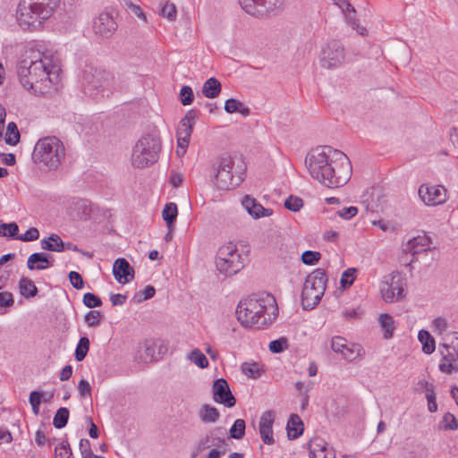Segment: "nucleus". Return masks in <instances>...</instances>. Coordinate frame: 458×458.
Returning a JSON list of instances; mask_svg holds the SVG:
<instances>
[{
    "mask_svg": "<svg viewBox=\"0 0 458 458\" xmlns=\"http://www.w3.org/2000/svg\"><path fill=\"white\" fill-rule=\"evenodd\" d=\"M59 72L57 53L44 44H35L26 49L17 68L20 83L35 96L55 89Z\"/></svg>",
    "mask_w": 458,
    "mask_h": 458,
    "instance_id": "nucleus-1",
    "label": "nucleus"
},
{
    "mask_svg": "<svg viewBox=\"0 0 458 458\" xmlns=\"http://www.w3.org/2000/svg\"><path fill=\"white\" fill-rule=\"evenodd\" d=\"M310 175L324 186L338 188L350 180L352 167L349 157L330 146H319L306 156Z\"/></svg>",
    "mask_w": 458,
    "mask_h": 458,
    "instance_id": "nucleus-2",
    "label": "nucleus"
},
{
    "mask_svg": "<svg viewBox=\"0 0 458 458\" xmlns=\"http://www.w3.org/2000/svg\"><path fill=\"white\" fill-rule=\"evenodd\" d=\"M278 315L275 297L267 293L242 300L236 308L238 321L244 327L261 328L270 325Z\"/></svg>",
    "mask_w": 458,
    "mask_h": 458,
    "instance_id": "nucleus-3",
    "label": "nucleus"
},
{
    "mask_svg": "<svg viewBox=\"0 0 458 458\" xmlns=\"http://www.w3.org/2000/svg\"><path fill=\"white\" fill-rule=\"evenodd\" d=\"M60 0H21L16 10V20L22 30L37 31L54 15Z\"/></svg>",
    "mask_w": 458,
    "mask_h": 458,
    "instance_id": "nucleus-4",
    "label": "nucleus"
},
{
    "mask_svg": "<svg viewBox=\"0 0 458 458\" xmlns=\"http://www.w3.org/2000/svg\"><path fill=\"white\" fill-rule=\"evenodd\" d=\"M65 157V148L61 140L55 136L39 139L33 150L32 158L36 164L50 171L56 170Z\"/></svg>",
    "mask_w": 458,
    "mask_h": 458,
    "instance_id": "nucleus-5",
    "label": "nucleus"
},
{
    "mask_svg": "<svg viewBox=\"0 0 458 458\" xmlns=\"http://www.w3.org/2000/svg\"><path fill=\"white\" fill-rule=\"evenodd\" d=\"M161 150L160 139L152 134L142 136L135 144L131 153V164L136 168H145L156 163Z\"/></svg>",
    "mask_w": 458,
    "mask_h": 458,
    "instance_id": "nucleus-6",
    "label": "nucleus"
},
{
    "mask_svg": "<svg viewBox=\"0 0 458 458\" xmlns=\"http://www.w3.org/2000/svg\"><path fill=\"white\" fill-rule=\"evenodd\" d=\"M327 282L326 272L320 268L306 277L301 291V305L304 310H312L318 304L324 295Z\"/></svg>",
    "mask_w": 458,
    "mask_h": 458,
    "instance_id": "nucleus-7",
    "label": "nucleus"
},
{
    "mask_svg": "<svg viewBox=\"0 0 458 458\" xmlns=\"http://www.w3.org/2000/svg\"><path fill=\"white\" fill-rule=\"evenodd\" d=\"M236 159L228 154L220 156L214 164L215 186L223 191L237 186L241 182V171L234 169Z\"/></svg>",
    "mask_w": 458,
    "mask_h": 458,
    "instance_id": "nucleus-8",
    "label": "nucleus"
},
{
    "mask_svg": "<svg viewBox=\"0 0 458 458\" xmlns=\"http://www.w3.org/2000/svg\"><path fill=\"white\" fill-rule=\"evenodd\" d=\"M216 267L226 276H233L243 268V260L235 244L228 242L218 249Z\"/></svg>",
    "mask_w": 458,
    "mask_h": 458,
    "instance_id": "nucleus-9",
    "label": "nucleus"
},
{
    "mask_svg": "<svg viewBox=\"0 0 458 458\" xmlns=\"http://www.w3.org/2000/svg\"><path fill=\"white\" fill-rule=\"evenodd\" d=\"M83 83L87 91H109L114 87V77L103 68L89 66L83 72Z\"/></svg>",
    "mask_w": 458,
    "mask_h": 458,
    "instance_id": "nucleus-10",
    "label": "nucleus"
},
{
    "mask_svg": "<svg viewBox=\"0 0 458 458\" xmlns=\"http://www.w3.org/2000/svg\"><path fill=\"white\" fill-rule=\"evenodd\" d=\"M405 287V278L398 272H392L381 281L379 290L382 299L392 303L404 297Z\"/></svg>",
    "mask_w": 458,
    "mask_h": 458,
    "instance_id": "nucleus-11",
    "label": "nucleus"
},
{
    "mask_svg": "<svg viewBox=\"0 0 458 458\" xmlns=\"http://www.w3.org/2000/svg\"><path fill=\"white\" fill-rule=\"evenodd\" d=\"M344 48L337 41H330L322 47L319 63L323 68H337L344 64Z\"/></svg>",
    "mask_w": 458,
    "mask_h": 458,
    "instance_id": "nucleus-12",
    "label": "nucleus"
},
{
    "mask_svg": "<svg viewBox=\"0 0 458 458\" xmlns=\"http://www.w3.org/2000/svg\"><path fill=\"white\" fill-rule=\"evenodd\" d=\"M419 196L427 206H437L446 201V190L441 185H425L420 186Z\"/></svg>",
    "mask_w": 458,
    "mask_h": 458,
    "instance_id": "nucleus-13",
    "label": "nucleus"
},
{
    "mask_svg": "<svg viewBox=\"0 0 458 458\" xmlns=\"http://www.w3.org/2000/svg\"><path fill=\"white\" fill-rule=\"evenodd\" d=\"M331 348L335 352L341 353L347 361H353L362 355V348L360 344H348L346 339L335 336L331 340Z\"/></svg>",
    "mask_w": 458,
    "mask_h": 458,
    "instance_id": "nucleus-14",
    "label": "nucleus"
},
{
    "mask_svg": "<svg viewBox=\"0 0 458 458\" xmlns=\"http://www.w3.org/2000/svg\"><path fill=\"white\" fill-rule=\"evenodd\" d=\"M117 29V23L114 17L106 12L97 16L92 22V30L98 37L108 38Z\"/></svg>",
    "mask_w": 458,
    "mask_h": 458,
    "instance_id": "nucleus-15",
    "label": "nucleus"
},
{
    "mask_svg": "<svg viewBox=\"0 0 458 458\" xmlns=\"http://www.w3.org/2000/svg\"><path fill=\"white\" fill-rule=\"evenodd\" d=\"M213 400L231 408L235 405L236 400L233 395L229 385L225 378H218L212 385Z\"/></svg>",
    "mask_w": 458,
    "mask_h": 458,
    "instance_id": "nucleus-16",
    "label": "nucleus"
},
{
    "mask_svg": "<svg viewBox=\"0 0 458 458\" xmlns=\"http://www.w3.org/2000/svg\"><path fill=\"white\" fill-rule=\"evenodd\" d=\"M275 421V413L273 411H267L262 413L259 424V431L264 444L273 445L275 439L273 437V424Z\"/></svg>",
    "mask_w": 458,
    "mask_h": 458,
    "instance_id": "nucleus-17",
    "label": "nucleus"
},
{
    "mask_svg": "<svg viewBox=\"0 0 458 458\" xmlns=\"http://www.w3.org/2000/svg\"><path fill=\"white\" fill-rule=\"evenodd\" d=\"M242 205L248 214L254 219H259L265 216H270L273 214L271 208H264L254 198L250 195H245L242 199Z\"/></svg>",
    "mask_w": 458,
    "mask_h": 458,
    "instance_id": "nucleus-18",
    "label": "nucleus"
},
{
    "mask_svg": "<svg viewBox=\"0 0 458 458\" xmlns=\"http://www.w3.org/2000/svg\"><path fill=\"white\" fill-rule=\"evenodd\" d=\"M442 359L438 369L442 373L451 375L458 372V353L448 349H439Z\"/></svg>",
    "mask_w": 458,
    "mask_h": 458,
    "instance_id": "nucleus-19",
    "label": "nucleus"
},
{
    "mask_svg": "<svg viewBox=\"0 0 458 458\" xmlns=\"http://www.w3.org/2000/svg\"><path fill=\"white\" fill-rule=\"evenodd\" d=\"M113 275L120 284H126L133 279L134 269L125 259L120 258L114 262Z\"/></svg>",
    "mask_w": 458,
    "mask_h": 458,
    "instance_id": "nucleus-20",
    "label": "nucleus"
},
{
    "mask_svg": "<svg viewBox=\"0 0 458 458\" xmlns=\"http://www.w3.org/2000/svg\"><path fill=\"white\" fill-rule=\"evenodd\" d=\"M430 243L429 237L423 234L418 235L410 239L406 243L403 245V251L404 253H410L412 256H415L422 251H426L428 250V245Z\"/></svg>",
    "mask_w": 458,
    "mask_h": 458,
    "instance_id": "nucleus-21",
    "label": "nucleus"
},
{
    "mask_svg": "<svg viewBox=\"0 0 458 458\" xmlns=\"http://www.w3.org/2000/svg\"><path fill=\"white\" fill-rule=\"evenodd\" d=\"M334 2L344 13L346 21L352 27V29L356 30L359 34L365 35L367 33V30L364 27H360L358 25L355 20V10L353 6L346 0H334Z\"/></svg>",
    "mask_w": 458,
    "mask_h": 458,
    "instance_id": "nucleus-22",
    "label": "nucleus"
},
{
    "mask_svg": "<svg viewBox=\"0 0 458 458\" xmlns=\"http://www.w3.org/2000/svg\"><path fill=\"white\" fill-rule=\"evenodd\" d=\"M155 353V343L151 340H146L139 345L135 359L139 362L148 363L154 360Z\"/></svg>",
    "mask_w": 458,
    "mask_h": 458,
    "instance_id": "nucleus-23",
    "label": "nucleus"
},
{
    "mask_svg": "<svg viewBox=\"0 0 458 458\" xmlns=\"http://www.w3.org/2000/svg\"><path fill=\"white\" fill-rule=\"evenodd\" d=\"M196 112L190 110L185 116L181 120L177 128V136H183L184 138H191L192 128L195 123Z\"/></svg>",
    "mask_w": 458,
    "mask_h": 458,
    "instance_id": "nucleus-24",
    "label": "nucleus"
},
{
    "mask_svg": "<svg viewBox=\"0 0 458 458\" xmlns=\"http://www.w3.org/2000/svg\"><path fill=\"white\" fill-rule=\"evenodd\" d=\"M50 266H52V264L49 262L47 255L45 253H33L27 260V267L30 270H44Z\"/></svg>",
    "mask_w": 458,
    "mask_h": 458,
    "instance_id": "nucleus-25",
    "label": "nucleus"
},
{
    "mask_svg": "<svg viewBox=\"0 0 458 458\" xmlns=\"http://www.w3.org/2000/svg\"><path fill=\"white\" fill-rule=\"evenodd\" d=\"M310 456V458H336L335 451L328 448L323 440L313 443Z\"/></svg>",
    "mask_w": 458,
    "mask_h": 458,
    "instance_id": "nucleus-26",
    "label": "nucleus"
},
{
    "mask_svg": "<svg viewBox=\"0 0 458 458\" xmlns=\"http://www.w3.org/2000/svg\"><path fill=\"white\" fill-rule=\"evenodd\" d=\"M284 5V0H258L256 4L257 11L251 15L261 16L265 13L279 9Z\"/></svg>",
    "mask_w": 458,
    "mask_h": 458,
    "instance_id": "nucleus-27",
    "label": "nucleus"
},
{
    "mask_svg": "<svg viewBox=\"0 0 458 458\" xmlns=\"http://www.w3.org/2000/svg\"><path fill=\"white\" fill-rule=\"evenodd\" d=\"M287 435L290 439L298 438L304 430V426L300 419V417L296 414L291 415L288 422H287Z\"/></svg>",
    "mask_w": 458,
    "mask_h": 458,
    "instance_id": "nucleus-28",
    "label": "nucleus"
},
{
    "mask_svg": "<svg viewBox=\"0 0 458 458\" xmlns=\"http://www.w3.org/2000/svg\"><path fill=\"white\" fill-rule=\"evenodd\" d=\"M199 417L204 423H215L218 420L220 413L216 407L203 404L199 411Z\"/></svg>",
    "mask_w": 458,
    "mask_h": 458,
    "instance_id": "nucleus-29",
    "label": "nucleus"
},
{
    "mask_svg": "<svg viewBox=\"0 0 458 458\" xmlns=\"http://www.w3.org/2000/svg\"><path fill=\"white\" fill-rule=\"evenodd\" d=\"M41 248L45 250L61 252L64 250V243L57 234H52L41 241Z\"/></svg>",
    "mask_w": 458,
    "mask_h": 458,
    "instance_id": "nucleus-30",
    "label": "nucleus"
},
{
    "mask_svg": "<svg viewBox=\"0 0 458 458\" xmlns=\"http://www.w3.org/2000/svg\"><path fill=\"white\" fill-rule=\"evenodd\" d=\"M221 92V83L216 78L207 80L202 87V93L208 98H216Z\"/></svg>",
    "mask_w": 458,
    "mask_h": 458,
    "instance_id": "nucleus-31",
    "label": "nucleus"
},
{
    "mask_svg": "<svg viewBox=\"0 0 458 458\" xmlns=\"http://www.w3.org/2000/svg\"><path fill=\"white\" fill-rule=\"evenodd\" d=\"M225 110L228 114L239 113L243 116L250 114V108L244 103L235 98H229L225 103Z\"/></svg>",
    "mask_w": 458,
    "mask_h": 458,
    "instance_id": "nucleus-32",
    "label": "nucleus"
},
{
    "mask_svg": "<svg viewBox=\"0 0 458 458\" xmlns=\"http://www.w3.org/2000/svg\"><path fill=\"white\" fill-rule=\"evenodd\" d=\"M177 215L178 209L175 203L170 202L165 206L162 211V217L165 221L167 228L170 229V231L174 230V223L177 217Z\"/></svg>",
    "mask_w": 458,
    "mask_h": 458,
    "instance_id": "nucleus-33",
    "label": "nucleus"
},
{
    "mask_svg": "<svg viewBox=\"0 0 458 458\" xmlns=\"http://www.w3.org/2000/svg\"><path fill=\"white\" fill-rule=\"evenodd\" d=\"M20 293L26 298L35 297L38 293V288L34 282L28 277H21L19 281Z\"/></svg>",
    "mask_w": 458,
    "mask_h": 458,
    "instance_id": "nucleus-34",
    "label": "nucleus"
},
{
    "mask_svg": "<svg viewBox=\"0 0 458 458\" xmlns=\"http://www.w3.org/2000/svg\"><path fill=\"white\" fill-rule=\"evenodd\" d=\"M418 338L422 344V351L426 354H431L436 349L435 340L426 330H420Z\"/></svg>",
    "mask_w": 458,
    "mask_h": 458,
    "instance_id": "nucleus-35",
    "label": "nucleus"
},
{
    "mask_svg": "<svg viewBox=\"0 0 458 458\" xmlns=\"http://www.w3.org/2000/svg\"><path fill=\"white\" fill-rule=\"evenodd\" d=\"M379 323L384 330V337L389 339L393 336L394 330L395 329V323L392 316L389 314H381L379 317Z\"/></svg>",
    "mask_w": 458,
    "mask_h": 458,
    "instance_id": "nucleus-36",
    "label": "nucleus"
},
{
    "mask_svg": "<svg viewBox=\"0 0 458 458\" xmlns=\"http://www.w3.org/2000/svg\"><path fill=\"white\" fill-rule=\"evenodd\" d=\"M123 3L124 6L127 8V10L131 15L137 17L140 21H141L144 23L148 22L147 15L138 3H135L131 0H123Z\"/></svg>",
    "mask_w": 458,
    "mask_h": 458,
    "instance_id": "nucleus-37",
    "label": "nucleus"
},
{
    "mask_svg": "<svg viewBox=\"0 0 458 458\" xmlns=\"http://www.w3.org/2000/svg\"><path fill=\"white\" fill-rule=\"evenodd\" d=\"M4 140L12 146L16 145L20 141V132L15 123L10 122L7 124Z\"/></svg>",
    "mask_w": 458,
    "mask_h": 458,
    "instance_id": "nucleus-38",
    "label": "nucleus"
},
{
    "mask_svg": "<svg viewBox=\"0 0 458 458\" xmlns=\"http://www.w3.org/2000/svg\"><path fill=\"white\" fill-rule=\"evenodd\" d=\"M187 359L200 369H206L208 367V360L207 357L199 349H194L188 353Z\"/></svg>",
    "mask_w": 458,
    "mask_h": 458,
    "instance_id": "nucleus-39",
    "label": "nucleus"
},
{
    "mask_svg": "<svg viewBox=\"0 0 458 458\" xmlns=\"http://www.w3.org/2000/svg\"><path fill=\"white\" fill-rule=\"evenodd\" d=\"M69 410L65 407L59 408L54 417L53 425L55 428H63L66 426L69 419Z\"/></svg>",
    "mask_w": 458,
    "mask_h": 458,
    "instance_id": "nucleus-40",
    "label": "nucleus"
},
{
    "mask_svg": "<svg viewBox=\"0 0 458 458\" xmlns=\"http://www.w3.org/2000/svg\"><path fill=\"white\" fill-rule=\"evenodd\" d=\"M439 349H448L458 353V332L449 333L445 337V343L439 344Z\"/></svg>",
    "mask_w": 458,
    "mask_h": 458,
    "instance_id": "nucleus-41",
    "label": "nucleus"
},
{
    "mask_svg": "<svg viewBox=\"0 0 458 458\" xmlns=\"http://www.w3.org/2000/svg\"><path fill=\"white\" fill-rule=\"evenodd\" d=\"M89 349V340L88 337L83 336L79 340L75 350V359L81 361L85 359Z\"/></svg>",
    "mask_w": 458,
    "mask_h": 458,
    "instance_id": "nucleus-42",
    "label": "nucleus"
},
{
    "mask_svg": "<svg viewBox=\"0 0 458 458\" xmlns=\"http://www.w3.org/2000/svg\"><path fill=\"white\" fill-rule=\"evenodd\" d=\"M242 373L250 378H258L261 375L259 365L255 362H244L242 365Z\"/></svg>",
    "mask_w": 458,
    "mask_h": 458,
    "instance_id": "nucleus-43",
    "label": "nucleus"
},
{
    "mask_svg": "<svg viewBox=\"0 0 458 458\" xmlns=\"http://www.w3.org/2000/svg\"><path fill=\"white\" fill-rule=\"evenodd\" d=\"M159 14L169 21H174L177 17V9L174 4L166 2L162 5Z\"/></svg>",
    "mask_w": 458,
    "mask_h": 458,
    "instance_id": "nucleus-44",
    "label": "nucleus"
},
{
    "mask_svg": "<svg viewBox=\"0 0 458 458\" xmlns=\"http://www.w3.org/2000/svg\"><path fill=\"white\" fill-rule=\"evenodd\" d=\"M245 421L242 419L236 420L229 430L230 437L234 439L242 438L245 434Z\"/></svg>",
    "mask_w": 458,
    "mask_h": 458,
    "instance_id": "nucleus-45",
    "label": "nucleus"
},
{
    "mask_svg": "<svg viewBox=\"0 0 458 458\" xmlns=\"http://www.w3.org/2000/svg\"><path fill=\"white\" fill-rule=\"evenodd\" d=\"M219 434L223 435L222 428H216L210 431V433L206 437L207 442H210L211 445L216 447H220L225 445V438L220 437Z\"/></svg>",
    "mask_w": 458,
    "mask_h": 458,
    "instance_id": "nucleus-46",
    "label": "nucleus"
},
{
    "mask_svg": "<svg viewBox=\"0 0 458 458\" xmlns=\"http://www.w3.org/2000/svg\"><path fill=\"white\" fill-rule=\"evenodd\" d=\"M19 231V227L16 223H9V224H1L0 225V236L3 237H13L17 239V233Z\"/></svg>",
    "mask_w": 458,
    "mask_h": 458,
    "instance_id": "nucleus-47",
    "label": "nucleus"
},
{
    "mask_svg": "<svg viewBox=\"0 0 458 458\" xmlns=\"http://www.w3.org/2000/svg\"><path fill=\"white\" fill-rule=\"evenodd\" d=\"M303 207V200L297 196H289L284 201V208L293 212L300 211Z\"/></svg>",
    "mask_w": 458,
    "mask_h": 458,
    "instance_id": "nucleus-48",
    "label": "nucleus"
},
{
    "mask_svg": "<svg viewBox=\"0 0 458 458\" xmlns=\"http://www.w3.org/2000/svg\"><path fill=\"white\" fill-rule=\"evenodd\" d=\"M72 450L70 448V445L67 441H64L60 443L55 448V458H72Z\"/></svg>",
    "mask_w": 458,
    "mask_h": 458,
    "instance_id": "nucleus-49",
    "label": "nucleus"
},
{
    "mask_svg": "<svg viewBox=\"0 0 458 458\" xmlns=\"http://www.w3.org/2000/svg\"><path fill=\"white\" fill-rule=\"evenodd\" d=\"M356 273L357 270L355 268H348L344 271L340 280L341 285L344 288L351 286L356 277Z\"/></svg>",
    "mask_w": 458,
    "mask_h": 458,
    "instance_id": "nucleus-50",
    "label": "nucleus"
},
{
    "mask_svg": "<svg viewBox=\"0 0 458 458\" xmlns=\"http://www.w3.org/2000/svg\"><path fill=\"white\" fill-rule=\"evenodd\" d=\"M194 95L190 86H183L180 91V100L183 106H189L193 102Z\"/></svg>",
    "mask_w": 458,
    "mask_h": 458,
    "instance_id": "nucleus-51",
    "label": "nucleus"
},
{
    "mask_svg": "<svg viewBox=\"0 0 458 458\" xmlns=\"http://www.w3.org/2000/svg\"><path fill=\"white\" fill-rule=\"evenodd\" d=\"M442 427L445 430H456L458 428V422L456 418L449 412L444 415L442 419Z\"/></svg>",
    "mask_w": 458,
    "mask_h": 458,
    "instance_id": "nucleus-52",
    "label": "nucleus"
},
{
    "mask_svg": "<svg viewBox=\"0 0 458 458\" xmlns=\"http://www.w3.org/2000/svg\"><path fill=\"white\" fill-rule=\"evenodd\" d=\"M321 258V254L318 251L306 250L301 255V261L305 265H314Z\"/></svg>",
    "mask_w": 458,
    "mask_h": 458,
    "instance_id": "nucleus-53",
    "label": "nucleus"
},
{
    "mask_svg": "<svg viewBox=\"0 0 458 458\" xmlns=\"http://www.w3.org/2000/svg\"><path fill=\"white\" fill-rule=\"evenodd\" d=\"M42 393L38 391H33L30 394V403L31 405L33 413L38 415L39 413V405L41 403Z\"/></svg>",
    "mask_w": 458,
    "mask_h": 458,
    "instance_id": "nucleus-54",
    "label": "nucleus"
},
{
    "mask_svg": "<svg viewBox=\"0 0 458 458\" xmlns=\"http://www.w3.org/2000/svg\"><path fill=\"white\" fill-rule=\"evenodd\" d=\"M83 303L88 308H97L101 306L102 301L99 297L91 293H87L83 296Z\"/></svg>",
    "mask_w": 458,
    "mask_h": 458,
    "instance_id": "nucleus-55",
    "label": "nucleus"
},
{
    "mask_svg": "<svg viewBox=\"0 0 458 458\" xmlns=\"http://www.w3.org/2000/svg\"><path fill=\"white\" fill-rule=\"evenodd\" d=\"M287 348V340L285 338H280L277 340L271 341L269 344V351L273 353H280Z\"/></svg>",
    "mask_w": 458,
    "mask_h": 458,
    "instance_id": "nucleus-56",
    "label": "nucleus"
},
{
    "mask_svg": "<svg viewBox=\"0 0 458 458\" xmlns=\"http://www.w3.org/2000/svg\"><path fill=\"white\" fill-rule=\"evenodd\" d=\"M39 238V232L36 227H31L25 233L18 235L17 240L21 242H33Z\"/></svg>",
    "mask_w": 458,
    "mask_h": 458,
    "instance_id": "nucleus-57",
    "label": "nucleus"
},
{
    "mask_svg": "<svg viewBox=\"0 0 458 458\" xmlns=\"http://www.w3.org/2000/svg\"><path fill=\"white\" fill-rule=\"evenodd\" d=\"M101 319V312L98 310H91L85 315V322L89 327H96Z\"/></svg>",
    "mask_w": 458,
    "mask_h": 458,
    "instance_id": "nucleus-58",
    "label": "nucleus"
},
{
    "mask_svg": "<svg viewBox=\"0 0 458 458\" xmlns=\"http://www.w3.org/2000/svg\"><path fill=\"white\" fill-rule=\"evenodd\" d=\"M69 280L75 289L80 290L84 287V281L81 276L76 271H71L69 273Z\"/></svg>",
    "mask_w": 458,
    "mask_h": 458,
    "instance_id": "nucleus-59",
    "label": "nucleus"
},
{
    "mask_svg": "<svg viewBox=\"0 0 458 458\" xmlns=\"http://www.w3.org/2000/svg\"><path fill=\"white\" fill-rule=\"evenodd\" d=\"M357 213L358 208L356 207L351 206L338 210L336 214L343 219L349 220L352 217L355 216Z\"/></svg>",
    "mask_w": 458,
    "mask_h": 458,
    "instance_id": "nucleus-60",
    "label": "nucleus"
},
{
    "mask_svg": "<svg viewBox=\"0 0 458 458\" xmlns=\"http://www.w3.org/2000/svg\"><path fill=\"white\" fill-rule=\"evenodd\" d=\"M242 8L249 14H252L257 11L256 4L258 0H238Z\"/></svg>",
    "mask_w": 458,
    "mask_h": 458,
    "instance_id": "nucleus-61",
    "label": "nucleus"
},
{
    "mask_svg": "<svg viewBox=\"0 0 458 458\" xmlns=\"http://www.w3.org/2000/svg\"><path fill=\"white\" fill-rule=\"evenodd\" d=\"M78 390L80 395L82 397L91 395V386L89 383L85 379H81L78 384Z\"/></svg>",
    "mask_w": 458,
    "mask_h": 458,
    "instance_id": "nucleus-62",
    "label": "nucleus"
},
{
    "mask_svg": "<svg viewBox=\"0 0 458 458\" xmlns=\"http://www.w3.org/2000/svg\"><path fill=\"white\" fill-rule=\"evenodd\" d=\"M433 327H434V331L437 334H442L444 331L446 330L447 328V322L445 318H437L434 321H433Z\"/></svg>",
    "mask_w": 458,
    "mask_h": 458,
    "instance_id": "nucleus-63",
    "label": "nucleus"
},
{
    "mask_svg": "<svg viewBox=\"0 0 458 458\" xmlns=\"http://www.w3.org/2000/svg\"><path fill=\"white\" fill-rule=\"evenodd\" d=\"M13 304V295L10 293H0V306L10 307Z\"/></svg>",
    "mask_w": 458,
    "mask_h": 458,
    "instance_id": "nucleus-64",
    "label": "nucleus"
}]
</instances>
